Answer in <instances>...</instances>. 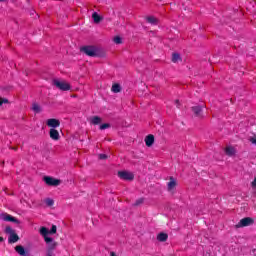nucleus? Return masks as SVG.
<instances>
[{
    "instance_id": "f257e3e1",
    "label": "nucleus",
    "mask_w": 256,
    "mask_h": 256,
    "mask_svg": "<svg viewBox=\"0 0 256 256\" xmlns=\"http://www.w3.org/2000/svg\"><path fill=\"white\" fill-rule=\"evenodd\" d=\"M80 51L88 57H103L101 51L96 46H84L80 48Z\"/></svg>"
},
{
    "instance_id": "f03ea898",
    "label": "nucleus",
    "mask_w": 256,
    "mask_h": 256,
    "mask_svg": "<svg viewBox=\"0 0 256 256\" xmlns=\"http://www.w3.org/2000/svg\"><path fill=\"white\" fill-rule=\"evenodd\" d=\"M53 85L57 87V89H60V91H70L71 90V84L65 81H59V80H53Z\"/></svg>"
},
{
    "instance_id": "7ed1b4c3",
    "label": "nucleus",
    "mask_w": 256,
    "mask_h": 256,
    "mask_svg": "<svg viewBox=\"0 0 256 256\" xmlns=\"http://www.w3.org/2000/svg\"><path fill=\"white\" fill-rule=\"evenodd\" d=\"M43 181L49 187H59V185H61V180L53 178L51 176H44Z\"/></svg>"
},
{
    "instance_id": "20e7f679",
    "label": "nucleus",
    "mask_w": 256,
    "mask_h": 256,
    "mask_svg": "<svg viewBox=\"0 0 256 256\" xmlns=\"http://www.w3.org/2000/svg\"><path fill=\"white\" fill-rule=\"evenodd\" d=\"M255 223V220L251 217L242 218L239 223L236 224V229H241V227H249Z\"/></svg>"
},
{
    "instance_id": "39448f33",
    "label": "nucleus",
    "mask_w": 256,
    "mask_h": 256,
    "mask_svg": "<svg viewBox=\"0 0 256 256\" xmlns=\"http://www.w3.org/2000/svg\"><path fill=\"white\" fill-rule=\"evenodd\" d=\"M118 177L120 179H123L124 181H133V179H135V175H133V173L127 172V171H119Z\"/></svg>"
},
{
    "instance_id": "423d86ee",
    "label": "nucleus",
    "mask_w": 256,
    "mask_h": 256,
    "mask_svg": "<svg viewBox=\"0 0 256 256\" xmlns=\"http://www.w3.org/2000/svg\"><path fill=\"white\" fill-rule=\"evenodd\" d=\"M0 217L1 219H3V221L16 223V225H19V223H21L16 217H13L11 214H8V213H2L0 214Z\"/></svg>"
},
{
    "instance_id": "0eeeda50",
    "label": "nucleus",
    "mask_w": 256,
    "mask_h": 256,
    "mask_svg": "<svg viewBox=\"0 0 256 256\" xmlns=\"http://www.w3.org/2000/svg\"><path fill=\"white\" fill-rule=\"evenodd\" d=\"M46 125L52 127V129H57V127L61 126V121H59V119L50 118L47 120Z\"/></svg>"
},
{
    "instance_id": "6e6552de",
    "label": "nucleus",
    "mask_w": 256,
    "mask_h": 256,
    "mask_svg": "<svg viewBox=\"0 0 256 256\" xmlns=\"http://www.w3.org/2000/svg\"><path fill=\"white\" fill-rule=\"evenodd\" d=\"M49 135L50 139H53V141H59L60 139L59 131L55 128L50 129Z\"/></svg>"
},
{
    "instance_id": "1a4fd4ad",
    "label": "nucleus",
    "mask_w": 256,
    "mask_h": 256,
    "mask_svg": "<svg viewBox=\"0 0 256 256\" xmlns=\"http://www.w3.org/2000/svg\"><path fill=\"white\" fill-rule=\"evenodd\" d=\"M168 191H173L177 187V180L171 176L169 182L167 183Z\"/></svg>"
},
{
    "instance_id": "9d476101",
    "label": "nucleus",
    "mask_w": 256,
    "mask_h": 256,
    "mask_svg": "<svg viewBox=\"0 0 256 256\" xmlns=\"http://www.w3.org/2000/svg\"><path fill=\"white\" fill-rule=\"evenodd\" d=\"M192 112L194 113L195 117H203V107L201 106H194L191 108Z\"/></svg>"
},
{
    "instance_id": "9b49d317",
    "label": "nucleus",
    "mask_w": 256,
    "mask_h": 256,
    "mask_svg": "<svg viewBox=\"0 0 256 256\" xmlns=\"http://www.w3.org/2000/svg\"><path fill=\"white\" fill-rule=\"evenodd\" d=\"M145 143H146V147H152L153 144L155 143V136L152 134H149L148 136H146Z\"/></svg>"
},
{
    "instance_id": "f8f14e48",
    "label": "nucleus",
    "mask_w": 256,
    "mask_h": 256,
    "mask_svg": "<svg viewBox=\"0 0 256 256\" xmlns=\"http://www.w3.org/2000/svg\"><path fill=\"white\" fill-rule=\"evenodd\" d=\"M169 239V235L165 232H161L157 235V241H160V243H165Z\"/></svg>"
},
{
    "instance_id": "ddd939ff",
    "label": "nucleus",
    "mask_w": 256,
    "mask_h": 256,
    "mask_svg": "<svg viewBox=\"0 0 256 256\" xmlns=\"http://www.w3.org/2000/svg\"><path fill=\"white\" fill-rule=\"evenodd\" d=\"M55 247H57V242H50V244H48V249H47V253L48 256L53 255V251H55Z\"/></svg>"
},
{
    "instance_id": "4468645a",
    "label": "nucleus",
    "mask_w": 256,
    "mask_h": 256,
    "mask_svg": "<svg viewBox=\"0 0 256 256\" xmlns=\"http://www.w3.org/2000/svg\"><path fill=\"white\" fill-rule=\"evenodd\" d=\"M146 21H147V23H150V25H158V23H159V19H157L154 16L146 17Z\"/></svg>"
},
{
    "instance_id": "2eb2a0df",
    "label": "nucleus",
    "mask_w": 256,
    "mask_h": 256,
    "mask_svg": "<svg viewBox=\"0 0 256 256\" xmlns=\"http://www.w3.org/2000/svg\"><path fill=\"white\" fill-rule=\"evenodd\" d=\"M17 241H19V235H17V233L15 232L10 234L8 238V243H17Z\"/></svg>"
},
{
    "instance_id": "dca6fc26",
    "label": "nucleus",
    "mask_w": 256,
    "mask_h": 256,
    "mask_svg": "<svg viewBox=\"0 0 256 256\" xmlns=\"http://www.w3.org/2000/svg\"><path fill=\"white\" fill-rule=\"evenodd\" d=\"M92 19L94 23H101V21H103V17H101L97 12H93Z\"/></svg>"
},
{
    "instance_id": "f3484780",
    "label": "nucleus",
    "mask_w": 256,
    "mask_h": 256,
    "mask_svg": "<svg viewBox=\"0 0 256 256\" xmlns=\"http://www.w3.org/2000/svg\"><path fill=\"white\" fill-rule=\"evenodd\" d=\"M225 153H226V155H228V157H233V155H235V148L226 147L225 148Z\"/></svg>"
},
{
    "instance_id": "a211bd4d",
    "label": "nucleus",
    "mask_w": 256,
    "mask_h": 256,
    "mask_svg": "<svg viewBox=\"0 0 256 256\" xmlns=\"http://www.w3.org/2000/svg\"><path fill=\"white\" fill-rule=\"evenodd\" d=\"M181 61V55L179 53L172 54V63H179Z\"/></svg>"
},
{
    "instance_id": "6ab92c4d",
    "label": "nucleus",
    "mask_w": 256,
    "mask_h": 256,
    "mask_svg": "<svg viewBox=\"0 0 256 256\" xmlns=\"http://www.w3.org/2000/svg\"><path fill=\"white\" fill-rule=\"evenodd\" d=\"M101 117L99 116H94L91 118V123L92 125H99L101 123Z\"/></svg>"
},
{
    "instance_id": "aec40b11",
    "label": "nucleus",
    "mask_w": 256,
    "mask_h": 256,
    "mask_svg": "<svg viewBox=\"0 0 256 256\" xmlns=\"http://www.w3.org/2000/svg\"><path fill=\"white\" fill-rule=\"evenodd\" d=\"M112 93H121V85L114 84L111 88Z\"/></svg>"
},
{
    "instance_id": "412c9836",
    "label": "nucleus",
    "mask_w": 256,
    "mask_h": 256,
    "mask_svg": "<svg viewBox=\"0 0 256 256\" xmlns=\"http://www.w3.org/2000/svg\"><path fill=\"white\" fill-rule=\"evenodd\" d=\"M32 110L34 111V113H41V106L37 103H34L32 105Z\"/></svg>"
},
{
    "instance_id": "4be33fe9",
    "label": "nucleus",
    "mask_w": 256,
    "mask_h": 256,
    "mask_svg": "<svg viewBox=\"0 0 256 256\" xmlns=\"http://www.w3.org/2000/svg\"><path fill=\"white\" fill-rule=\"evenodd\" d=\"M48 233H49V229H47V227L40 228V234L43 235L44 237H46Z\"/></svg>"
},
{
    "instance_id": "5701e85b",
    "label": "nucleus",
    "mask_w": 256,
    "mask_h": 256,
    "mask_svg": "<svg viewBox=\"0 0 256 256\" xmlns=\"http://www.w3.org/2000/svg\"><path fill=\"white\" fill-rule=\"evenodd\" d=\"M114 43H116V45H121V43H123V39L121 38V36H116L113 39Z\"/></svg>"
},
{
    "instance_id": "b1692460",
    "label": "nucleus",
    "mask_w": 256,
    "mask_h": 256,
    "mask_svg": "<svg viewBox=\"0 0 256 256\" xmlns=\"http://www.w3.org/2000/svg\"><path fill=\"white\" fill-rule=\"evenodd\" d=\"M45 203H46V205H47L48 207H53V205H55V201H53V199H51V198H47V199L45 200Z\"/></svg>"
},
{
    "instance_id": "393cba45",
    "label": "nucleus",
    "mask_w": 256,
    "mask_h": 256,
    "mask_svg": "<svg viewBox=\"0 0 256 256\" xmlns=\"http://www.w3.org/2000/svg\"><path fill=\"white\" fill-rule=\"evenodd\" d=\"M109 127H111V124L109 123H104L100 125V130L103 131L105 129H109Z\"/></svg>"
},
{
    "instance_id": "a878e982",
    "label": "nucleus",
    "mask_w": 256,
    "mask_h": 256,
    "mask_svg": "<svg viewBox=\"0 0 256 256\" xmlns=\"http://www.w3.org/2000/svg\"><path fill=\"white\" fill-rule=\"evenodd\" d=\"M5 233H8L9 235H11L12 233H15V230H13V228H11V226H7L5 228Z\"/></svg>"
},
{
    "instance_id": "bb28decb",
    "label": "nucleus",
    "mask_w": 256,
    "mask_h": 256,
    "mask_svg": "<svg viewBox=\"0 0 256 256\" xmlns=\"http://www.w3.org/2000/svg\"><path fill=\"white\" fill-rule=\"evenodd\" d=\"M44 241H45V243H47V245L54 242L53 238H51L49 236H44Z\"/></svg>"
},
{
    "instance_id": "cd10ccee",
    "label": "nucleus",
    "mask_w": 256,
    "mask_h": 256,
    "mask_svg": "<svg viewBox=\"0 0 256 256\" xmlns=\"http://www.w3.org/2000/svg\"><path fill=\"white\" fill-rule=\"evenodd\" d=\"M49 233H50L51 235H55V233H57V226H56V225H52V227H51Z\"/></svg>"
},
{
    "instance_id": "c85d7f7f",
    "label": "nucleus",
    "mask_w": 256,
    "mask_h": 256,
    "mask_svg": "<svg viewBox=\"0 0 256 256\" xmlns=\"http://www.w3.org/2000/svg\"><path fill=\"white\" fill-rule=\"evenodd\" d=\"M98 157L101 160H105V159H108L109 156H107V154H99Z\"/></svg>"
},
{
    "instance_id": "c756f323",
    "label": "nucleus",
    "mask_w": 256,
    "mask_h": 256,
    "mask_svg": "<svg viewBox=\"0 0 256 256\" xmlns=\"http://www.w3.org/2000/svg\"><path fill=\"white\" fill-rule=\"evenodd\" d=\"M142 203H143V198H140V199L136 200L135 205L136 206L141 205Z\"/></svg>"
},
{
    "instance_id": "7c9ffc66",
    "label": "nucleus",
    "mask_w": 256,
    "mask_h": 256,
    "mask_svg": "<svg viewBox=\"0 0 256 256\" xmlns=\"http://www.w3.org/2000/svg\"><path fill=\"white\" fill-rule=\"evenodd\" d=\"M250 141L253 143V145H256V138L255 137L250 138Z\"/></svg>"
},
{
    "instance_id": "2f4dec72",
    "label": "nucleus",
    "mask_w": 256,
    "mask_h": 256,
    "mask_svg": "<svg viewBox=\"0 0 256 256\" xmlns=\"http://www.w3.org/2000/svg\"><path fill=\"white\" fill-rule=\"evenodd\" d=\"M175 105L178 107V109H179V107H180V105H181V103L179 102V100H175Z\"/></svg>"
},
{
    "instance_id": "473e14b6",
    "label": "nucleus",
    "mask_w": 256,
    "mask_h": 256,
    "mask_svg": "<svg viewBox=\"0 0 256 256\" xmlns=\"http://www.w3.org/2000/svg\"><path fill=\"white\" fill-rule=\"evenodd\" d=\"M3 103H9V100L7 98H2V104Z\"/></svg>"
},
{
    "instance_id": "72a5a7b5",
    "label": "nucleus",
    "mask_w": 256,
    "mask_h": 256,
    "mask_svg": "<svg viewBox=\"0 0 256 256\" xmlns=\"http://www.w3.org/2000/svg\"><path fill=\"white\" fill-rule=\"evenodd\" d=\"M110 256H117V254L114 251H112L110 252Z\"/></svg>"
},
{
    "instance_id": "f704fd0d",
    "label": "nucleus",
    "mask_w": 256,
    "mask_h": 256,
    "mask_svg": "<svg viewBox=\"0 0 256 256\" xmlns=\"http://www.w3.org/2000/svg\"><path fill=\"white\" fill-rule=\"evenodd\" d=\"M3 105V98L0 97V107Z\"/></svg>"
},
{
    "instance_id": "c9c22d12",
    "label": "nucleus",
    "mask_w": 256,
    "mask_h": 256,
    "mask_svg": "<svg viewBox=\"0 0 256 256\" xmlns=\"http://www.w3.org/2000/svg\"><path fill=\"white\" fill-rule=\"evenodd\" d=\"M10 149H12V151H17V147H11Z\"/></svg>"
},
{
    "instance_id": "e433bc0d",
    "label": "nucleus",
    "mask_w": 256,
    "mask_h": 256,
    "mask_svg": "<svg viewBox=\"0 0 256 256\" xmlns=\"http://www.w3.org/2000/svg\"><path fill=\"white\" fill-rule=\"evenodd\" d=\"M3 241H5V239L0 236V243H3Z\"/></svg>"
},
{
    "instance_id": "4c0bfd02",
    "label": "nucleus",
    "mask_w": 256,
    "mask_h": 256,
    "mask_svg": "<svg viewBox=\"0 0 256 256\" xmlns=\"http://www.w3.org/2000/svg\"><path fill=\"white\" fill-rule=\"evenodd\" d=\"M0 1H4V0H0Z\"/></svg>"
}]
</instances>
